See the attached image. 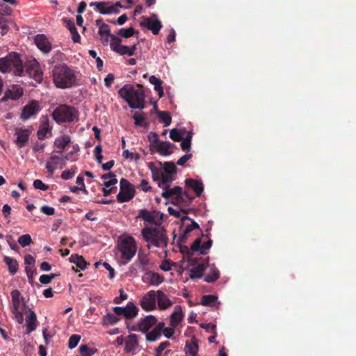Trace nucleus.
I'll use <instances>...</instances> for the list:
<instances>
[{
  "mask_svg": "<svg viewBox=\"0 0 356 356\" xmlns=\"http://www.w3.org/2000/svg\"><path fill=\"white\" fill-rule=\"evenodd\" d=\"M90 6H95L96 10L102 15H108L113 13H118L121 4L117 1L115 3L110 5L108 2L100 1V2H91Z\"/></svg>",
  "mask_w": 356,
  "mask_h": 356,
  "instance_id": "nucleus-10",
  "label": "nucleus"
},
{
  "mask_svg": "<svg viewBox=\"0 0 356 356\" xmlns=\"http://www.w3.org/2000/svg\"><path fill=\"white\" fill-rule=\"evenodd\" d=\"M29 314L26 318V333L29 334L34 331L37 327L36 315L33 311L29 310Z\"/></svg>",
  "mask_w": 356,
  "mask_h": 356,
  "instance_id": "nucleus-33",
  "label": "nucleus"
},
{
  "mask_svg": "<svg viewBox=\"0 0 356 356\" xmlns=\"http://www.w3.org/2000/svg\"><path fill=\"white\" fill-rule=\"evenodd\" d=\"M164 326V323H158L157 318L154 316L147 315L141 318L136 323L128 325L127 328L130 331L145 334L147 341L154 342L161 337Z\"/></svg>",
  "mask_w": 356,
  "mask_h": 356,
  "instance_id": "nucleus-1",
  "label": "nucleus"
},
{
  "mask_svg": "<svg viewBox=\"0 0 356 356\" xmlns=\"http://www.w3.org/2000/svg\"><path fill=\"white\" fill-rule=\"evenodd\" d=\"M133 197V191H120L117 195V200L119 202H125L130 200Z\"/></svg>",
  "mask_w": 356,
  "mask_h": 356,
  "instance_id": "nucleus-46",
  "label": "nucleus"
},
{
  "mask_svg": "<svg viewBox=\"0 0 356 356\" xmlns=\"http://www.w3.org/2000/svg\"><path fill=\"white\" fill-rule=\"evenodd\" d=\"M120 296L115 297L113 300L115 304H120L122 301L128 298L127 294L125 293L122 289L120 290Z\"/></svg>",
  "mask_w": 356,
  "mask_h": 356,
  "instance_id": "nucleus-59",
  "label": "nucleus"
},
{
  "mask_svg": "<svg viewBox=\"0 0 356 356\" xmlns=\"http://www.w3.org/2000/svg\"><path fill=\"white\" fill-rule=\"evenodd\" d=\"M186 131L184 129H172L170 131V138L174 141H181L186 136Z\"/></svg>",
  "mask_w": 356,
  "mask_h": 356,
  "instance_id": "nucleus-45",
  "label": "nucleus"
},
{
  "mask_svg": "<svg viewBox=\"0 0 356 356\" xmlns=\"http://www.w3.org/2000/svg\"><path fill=\"white\" fill-rule=\"evenodd\" d=\"M182 308L180 305H176L173 312L170 315V325L177 327L183 320Z\"/></svg>",
  "mask_w": 356,
  "mask_h": 356,
  "instance_id": "nucleus-32",
  "label": "nucleus"
},
{
  "mask_svg": "<svg viewBox=\"0 0 356 356\" xmlns=\"http://www.w3.org/2000/svg\"><path fill=\"white\" fill-rule=\"evenodd\" d=\"M186 186L191 188L197 196H200L204 191V185L201 180L186 179L185 180Z\"/></svg>",
  "mask_w": 356,
  "mask_h": 356,
  "instance_id": "nucleus-30",
  "label": "nucleus"
},
{
  "mask_svg": "<svg viewBox=\"0 0 356 356\" xmlns=\"http://www.w3.org/2000/svg\"><path fill=\"white\" fill-rule=\"evenodd\" d=\"M162 216L163 214L159 211H149L146 209H141L138 217L143 219L146 222L159 225L161 223Z\"/></svg>",
  "mask_w": 356,
  "mask_h": 356,
  "instance_id": "nucleus-17",
  "label": "nucleus"
},
{
  "mask_svg": "<svg viewBox=\"0 0 356 356\" xmlns=\"http://www.w3.org/2000/svg\"><path fill=\"white\" fill-rule=\"evenodd\" d=\"M35 263V259L31 254H26L24 257V264L26 266H34Z\"/></svg>",
  "mask_w": 356,
  "mask_h": 356,
  "instance_id": "nucleus-63",
  "label": "nucleus"
},
{
  "mask_svg": "<svg viewBox=\"0 0 356 356\" xmlns=\"http://www.w3.org/2000/svg\"><path fill=\"white\" fill-rule=\"evenodd\" d=\"M18 243L23 247L29 245L32 243V238L30 234H26L19 237Z\"/></svg>",
  "mask_w": 356,
  "mask_h": 356,
  "instance_id": "nucleus-49",
  "label": "nucleus"
},
{
  "mask_svg": "<svg viewBox=\"0 0 356 356\" xmlns=\"http://www.w3.org/2000/svg\"><path fill=\"white\" fill-rule=\"evenodd\" d=\"M23 95V88L19 85L13 84L6 89L3 97L1 99V102H5L8 99L16 101L22 97Z\"/></svg>",
  "mask_w": 356,
  "mask_h": 356,
  "instance_id": "nucleus-16",
  "label": "nucleus"
},
{
  "mask_svg": "<svg viewBox=\"0 0 356 356\" xmlns=\"http://www.w3.org/2000/svg\"><path fill=\"white\" fill-rule=\"evenodd\" d=\"M120 96L124 99L129 106L134 109L145 108V94L142 89H136L131 85H124L119 90Z\"/></svg>",
  "mask_w": 356,
  "mask_h": 356,
  "instance_id": "nucleus-4",
  "label": "nucleus"
},
{
  "mask_svg": "<svg viewBox=\"0 0 356 356\" xmlns=\"http://www.w3.org/2000/svg\"><path fill=\"white\" fill-rule=\"evenodd\" d=\"M0 72L3 74L13 72L16 76H24L22 61L19 54L13 52L1 58Z\"/></svg>",
  "mask_w": 356,
  "mask_h": 356,
  "instance_id": "nucleus-6",
  "label": "nucleus"
},
{
  "mask_svg": "<svg viewBox=\"0 0 356 356\" xmlns=\"http://www.w3.org/2000/svg\"><path fill=\"white\" fill-rule=\"evenodd\" d=\"M12 313L14 316V318L18 323L22 324L24 322L23 313L26 307L25 303H24L22 300H19L18 301L12 302Z\"/></svg>",
  "mask_w": 356,
  "mask_h": 356,
  "instance_id": "nucleus-21",
  "label": "nucleus"
},
{
  "mask_svg": "<svg viewBox=\"0 0 356 356\" xmlns=\"http://www.w3.org/2000/svg\"><path fill=\"white\" fill-rule=\"evenodd\" d=\"M40 110L39 103L37 101H31L26 104L21 113V118L24 120H28L35 115Z\"/></svg>",
  "mask_w": 356,
  "mask_h": 356,
  "instance_id": "nucleus-19",
  "label": "nucleus"
},
{
  "mask_svg": "<svg viewBox=\"0 0 356 356\" xmlns=\"http://www.w3.org/2000/svg\"><path fill=\"white\" fill-rule=\"evenodd\" d=\"M161 195L165 198H169L175 197L176 199L185 200L184 196L188 200H192L193 197H191L188 195L187 192L185 191L184 193H182V189L179 186H175L174 188H170L169 186L163 189Z\"/></svg>",
  "mask_w": 356,
  "mask_h": 356,
  "instance_id": "nucleus-18",
  "label": "nucleus"
},
{
  "mask_svg": "<svg viewBox=\"0 0 356 356\" xmlns=\"http://www.w3.org/2000/svg\"><path fill=\"white\" fill-rule=\"evenodd\" d=\"M76 173V168L73 167L70 170H64L60 175V177L64 180L71 179Z\"/></svg>",
  "mask_w": 356,
  "mask_h": 356,
  "instance_id": "nucleus-52",
  "label": "nucleus"
},
{
  "mask_svg": "<svg viewBox=\"0 0 356 356\" xmlns=\"http://www.w3.org/2000/svg\"><path fill=\"white\" fill-rule=\"evenodd\" d=\"M147 167L152 172L153 180L155 181H159L162 173L161 170L159 168L156 167L154 163L152 162H149L147 163Z\"/></svg>",
  "mask_w": 356,
  "mask_h": 356,
  "instance_id": "nucleus-47",
  "label": "nucleus"
},
{
  "mask_svg": "<svg viewBox=\"0 0 356 356\" xmlns=\"http://www.w3.org/2000/svg\"><path fill=\"white\" fill-rule=\"evenodd\" d=\"M159 118L160 121H161L164 124V127H168L171 123V117L168 112L165 111H159L158 113Z\"/></svg>",
  "mask_w": 356,
  "mask_h": 356,
  "instance_id": "nucleus-48",
  "label": "nucleus"
},
{
  "mask_svg": "<svg viewBox=\"0 0 356 356\" xmlns=\"http://www.w3.org/2000/svg\"><path fill=\"white\" fill-rule=\"evenodd\" d=\"M79 351L82 356H92L96 350L89 348L86 345H81Z\"/></svg>",
  "mask_w": 356,
  "mask_h": 356,
  "instance_id": "nucleus-53",
  "label": "nucleus"
},
{
  "mask_svg": "<svg viewBox=\"0 0 356 356\" xmlns=\"http://www.w3.org/2000/svg\"><path fill=\"white\" fill-rule=\"evenodd\" d=\"M31 134V130L26 128H17L15 130V143L19 147H23L27 143Z\"/></svg>",
  "mask_w": 356,
  "mask_h": 356,
  "instance_id": "nucleus-25",
  "label": "nucleus"
},
{
  "mask_svg": "<svg viewBox=\"0 0 356 356\" xmlns=\"http://www.w3.org/2000/svg\"><path fill=\"white\" fill-rule=\"evenodd\" d=\"M181 222L183 225L182 236L184 238H187L192 231L200 229L199 225L188 216L181 218Z\"/></svg>",
  "mask_w": 356,
  "mask_h": 356,
  "instance_id": "nucleus-22",
  "label": "nucleus"
},
{
  "mask_svg": "<svg viewBox=\"0 0 356 356\" xmlns=\"http://www.w3.org/2000/svg\"><path fill=\"white\" fill-rule=\"evenodd\" d=\"M156 292V307L160 310H166L173 304L169 297L162 291L158 290Z\"/></svg>",
  "mask_w": 356,
  "mask_h": 356,
  "instance_id": "nucleus-23",
  "label": "nucleus"
},
{
  "mask_svg": "<svg viewBox=\"0 0 356 356\" xmlns=\"http://www.w3.org/2000/svg\"><path fill=\"white\" fill-rule=\"evenodd\" d=\"M70 261L76 264L81 270H83L87 267V262L82 256L76 254H72L70 257Z\"/></svg>",
  "mask_w": 356,
  "mask_h": 356,
  "instance_id": "nucleus-37",
  "label": "nucleus"
},
{
  "mask_svg": "<svg viewBox=\"0 0 356 356\" xmlns=\"http://www.w3.org/2000/svg\"><path fill=\"white\" fill-rule=\"evenodd\" d=\"M133 118L135 120V124L138 127L143 126V122L145 120V115L143 113H136L133 115Z\"/></svg>",
  "mask_w": 356,
  "mask_h": 356,
  "instance_id": "nucleus-55",
  "label": "nucleus"
},
{
  "mask_svg": "<svg viewBox=\"0 0 356 356\" xmlns=\"http://www.w3.org/2000/svg\"><path fill=\"white\" fill-rule=\"evenodd\" d=\"M3 261L8 266L10 274L15 275L18 270V263L17 260L9 257H5Z\"/></svg>",
  "mask_w": 356,
  "mask_h": 356,
  "instance_id": "nucleus-43",
  "label": "nucleus"
},
{
  "mask_svg": "<svg viewBox=\"0 0 356 356\" xmlns=\"http://www.w3.org/2000/svg\"><path fill=\"white\" fill-rule=\"evenodd\" d=\"M176 165L173 162H165L163 163V170L165 174H175L176 172Z\"/></svg>",
  "mask_w": 356,
  "mask_h": 356,
  "instance_id": "nucleus-50",
  "label": "nucleus"
},
{
  "mask_svg": "<svg viewBox=\"0 0 356 356\" xmlns=\"http://www.w3.org/2000/svg\"><path fill=\"white\" fill-rule=\"evenodd\" d=\"M151 136H154V148L162 156H168L173 152L175 145L168 141H161L159 140L156 133L151 132Z\"/></svg>",
  "mask_w": 356,
  "mask_h": 356,
  "instance_id": "nucleus-12",
  "label": "nucleus"
},
{
  "mask_svg": "<svg viewBox=\"0 0 356 356\" xmlns=\"http://www.w3.org/2000/svg\"><path fill=\"white\" fill-rule=\"evenodd\" d=\"M205 270V266L203 264H199L192 268L189 271V275L191 279L202 277Z\"/></svg>",
  "mask_w": 356,
  "mask_h": 356,
  "instance_id": "nucleus-39",
  "label": "nucleus"
},
{
  "mask_svg": "<svg viewBox=\"0 0 356 356\" xmlns=\"http://www.w3.org/2000/svg\"><path fill=\"white\" fill-rule=\"evenodd\" d=\"M140 24L151 31L154 35L158 34L162 28L161 21L157 15L154 13L151 14L149 17H143Z\"/></svg>",
  "mask_w": 356,
  "mask_h": 356,
  "instance_id": "nucleus-11",
  "label": "nucleus"
},
{
  "mask_svg": "<svg viewBox=\"0 0 356 356\" xmlns=\"http://www.w3.org/2000/svg\"><path fill=\"white\" fill-rule=\"evenodd\" d=\"M33 186L35 188L41 190V191H47L49 188V186L44 184L41 180L36 179L33 181Z\"/></svg>",
  "mask_w": 356,
  "mask_h": 356,
  "instance_id": "nucleus-58",
  "label": "nucleus"
},
{
  "mask_svg": "<svg viewBox=\"0 0 356 356\" xmlns=\"http://www.w3.org/2000/svg\"><path fill=\"white\" fill-rule=\"evenodd\" d=\"M140 305L145 312H152L156 309V292L151 290L140 300Z\"/></svg>",
  "mask_w": 356,
  "mask_h": 356,
  "instance_id": "nucleus-15",
  "label": "nucleus"
},
{
  "mask_svg": "<svg viewBox=\"0 0 356 356\" xmlns=\"http://www.w3.org/2000/svg\"><path fill=\"white\" fill-rule=\"evenodd\" d=\"M143 239L147 243V248L152 246L164 248L167 246L168 238L160 227H145L141 231Z\"/></svg>",
  "mask_w": 356,
  "mask_h": 356,
  "instance_id": "nucleus-5",
  "label": "nucleus"
},
{
  "mask_svg": "<svg viewBox=\"0 0 356 356\" xmlns=\"http://www.w3.org/2000/svg\"><path fill=\"white\" fill-rule=\"evenodd\" d=\"M209 267V273L206 275L204 281L208 283H211L219 278L220 272L214 265H210Z\"/></svg>",
  "mask_w": 356,
  "mask_h": 356,
  "instance_id": "nucleus-38",
  "label": "nucleus"
},
{
  "mask_svg": "<svg viewBox=\"0 0 356 356\" xmlns=\"http://www.w3.org/2000/svg\"><path fill=\"white\" fill-rule=\"evenodd\" d=\"M70 154L65 156H60L56 154H51L47 161L45 168L50 175H53L57 168H62L65 165V161L70 159Z\"/></svg>",
  "mask_w": 356,
  "mask_h": 356,
  "instance_id": "nucleus-9",
  "label": "nucleus"
},
{
  "mask_svg": "<svg viewBox=\"0 0 356 356\" xmlns=\"http://www.w3.org/2000/svg\"><path fill=\"white\" fill-rule=\"evenodd\" d=\"M35 43L38 48L43 53H49L51 49V44L44 35H37L35 37Z\"/></svg>",
  "mask_w": 356,
  "mask_h": 356,
  "instance_id": "nucleus-29",
  "label": "nucleus"
},
{
  "mask_svg": "<svg viewBox=\"0 0 356 356\" xmlns=\"http://www.w3.org/2000/svg\"><path fill=\"white\" fill-rule=\"evenodd\" d=\"M24 75L27 74L29 77L34 79L38 83H41L43 79L42 72L39 63L35 60H30L26 65V72Z\"/></svg>",
  "mask_w": 356,
  "mask_h": 356,
  "instance_id": "nucleus-8",
  "label": "nucleus"
},
{
  "mask_svg": "<svg viewBox=\"0 0 356 356\" xmlns=\"http://www.w3.org/2000/svg\"><path fill=\"white\" fill-rule=\"evenodd\" d=\"M134 33V30L132 27H129L128 29H121L119 30L118 34V35L128 38L132 36Z\"/></svg>",
  "mask_w": 356,
  "mask_h": 356,
  "instance_id": "nucleus-51",
  "label": "nucleus"
},
{
  "mask_svg": "<svg viewBox=\"0 0 356 356\" xmlns=\"http://www.w3.org/2000/svg\"><path fill=\"white\" fill-rule=\"evenodd\" d=\"M193 137L192 131H187L186 136L181 140V147L184 152H189L191 146V140Z\"/></svg>",
  "mask_w": 356,
  "mask_h": 356,
  "instance_id": "nucleus-41",
  "label": "nucleus"
},
{
  "mask_svg": "<svg viewBox=\"0 0 356 356\" xmlns=\"http://www.w3.org/2000/svg\"><path fill=\"white\" fill-rule=\"evenodd\" d=\"M211 240L202 242V238L199 237L192 243L191 248L193 252L200 251L201 254H206L207 251L211 248Z\"/></svg>",
  "mask_w": 356,
  "mask_h": 356,
  "instance_id": "nucleus-24",
  "label": "nucleus"
},
{
  "mask_svg": "<svg viewBox=\"0 0 356 356\" xmlns=\"http://www.w3.org/2000/svg\"><path fill=\"white\" fill-rule=\"evenodd\" d=\"M53 119L58 123L71 122L78 120V111L72 106L62 104L52 112Z\"/></svg>",
  "mask_w": 356,
  "mask_h": 356,
  "instance_id": "nucleus-7",
  "label": "nucleus"
},
{
  "mask_svg": "<svg viewBox=\"0 0 356 356\" xmlns=\"http://www.w3.org/2000/svg\"><path fill=\"white\" fill-rule=\"evenodd\" d=\"M173 175L161 173L160 179L158 181V185L163 190L168 187L170 184L173 181Z\"/></svg>",
  "mask_w": 356,
  "mask_h": 356,
  "instance_id": "nucleus-40",
  "label": "nucleus"
},
{
  "mask_svg": "<svg viewBox=\"0 0 356 356\" xmlns=\"http://www.w3.org/2000/svg\"><path fill=\"white\" fill-rule=\"evenodd\" d=\"M111 49L120 55H134L136 51V44L131 47L120 44V40L117 36H113L110 42Z\"/></svg>",
  "mask_w": 356,
  "mask_h": 356,
  "instance_id": "nucleus-14",
  "label": "nucleus"
},
{
  "mask_svg": "<svg viewBox=\"0 0 356 356\" xmlns=\"http://www.w3.org/2000/svg\"><path fill=\"white\" fill-rule=\"evenodd\" d=\"M138 187L144 192H148L152 190V187L149 185L148 181L144 179L141 180Z\"/></svg>",
  "mask_w": 356,
  "mask_h": 356,
  "instance_id": "nucleus-62",
  "label": "nucleus"
},
{
  "mask_svg": "<svg viewBox=\"0 0 356 356\" xmlns=\"http://www.w3.org/2000/svg\"><path fill=\"white\" fill-rule=\"evenodd\" d=\"M97 24L99 26L98 33L100 36V40L104 44H108V41H111V38L114 36L111 35L110 27L108 24L104 23L102 19L96 20Z\"/></svg>",
  "mask_w": 356,
  "mask_h": 356,
  "instance_id": "nucleus-20",
  "label": "nucleus"
},
{
  "mask_svg": "<svg viewBox=\"0 0 356 356\" xmlns=\"http://www.w3.org/2000/svg\"><path fill=\"white\" fill-rule=\"evenodd\" d=\"M202 305L204 306L213 307L216 304H219L218 302V297L213 295L203 296L201 300Z\"/></svg>",
  "mask_w": 356,
  "mask_h": 356,
  "instance_id": "nucleus-44",
  "label": "nucleus"
},
{
  "mask_svg": "<svg viewBox=\"0 0 356 356\" xmlns=\"http://www.w3.org/2000/svg\"><path fill=\"white\" fill-rule=\"evenodd\" d=\"M67 26L72 35V39L74 42H79L81 37L76 30V28L72 20H65Z\"/></svg>",
  "mask_w": 356,
  "mask_h": 356,
  "instance_id": "nucleus-42",
  "label": "nucleus"
},
{
  "mask_svg": "<svg viewBox=\"0 0 356 356\" xmlns=\"http://www.w3.org/2000/svg\"><path fill=\"white\" fill-rule=\"evenodd\" d=\"M52 79L58 88H69L76 84V77L73 70L65 64L55 65L52 70Z\"/></svg>",
  "mask_w": 356,
  "mask_h": 356,
  "instance_id": "nucleus-2",
  "label": "nucleus"
},
{
  "mask_svg": "<svg viewBox=\"0 0 356 356\" xmlns=\"http://www.w3.org/2000/svg\"><path fill=\"white\" fill-rule=\"evenodd\" d=\"M143 280L144 282L152 286H158L163 281L162 277L157 273L152 271L146 272Z\"/></svg>",
  "mask_w": 356,
  "mask_h": 356,
  "instance_id": "nucleus-31",
  "label": "nucleus"
},
{
  "mask_svg": "<svg viewBox=\"0 0 356 356\" xmlns=\"http://www.w3.org/2000/svg\"><path fill=\"white\" fill-rule=\"evenodd\" d=\"M51 131V127L49 125V120L47 116H42L40 118V124L37 132L38 138L43 140L47 138V134Z\"/></svg>",
  "mask_w": 356,
  "mask_h": 356,
  "instance_id": "nucleus-26",
  "label": "nucleus"
},
{
  "mask_svg": "<svg viewBox=\"0 0 356 356\" xmlns=\"http://www.w3.org/2000/svg\"><path fill=\"white\" fill-rule=\"evenodd\" d=\"M177 327H173V326H171L169 327H163V329L162 330V333H163V334L167 337V338H170L172 334H174L175 332V329Z\"/></svg>",
  "mask_w": 356,
  "mask_h": 356,
  "instance_id": "nucleus-61",
  "label": "nucleus"
},
{
  "mask_svg": "<svg viewBox=\"0 0 356 356\" xmlns=\"http://www.w3.org/2000/svg\"><path fill=\"white\" fill-rule=\"evenodd\" d=\"M120 184L121 191H133L132 185L127 179L122 178Z\"/></svg>",
  "mask_w": 356,
  "mask_h": 356,
  "instance_id": "nucleus-57",
  "label": "nucleus"
},
{
  "mask_svg": "<svg viewBox=\"0 0 356 356\" xmlns=\"http://www.w3.org/2000/svg\"><path fill=\"white\" fill-rule=\"evenodd\" d=\"M40 210L43 213L46 214L47 216H52L55 213L54 208L47 206V205L42 206L41 207Z\"/></svg>",
  "mask_w": 356,
  "mask_h": 356,
  "instance_id": "nucleus-64",
  "label": "nucleus"
},
{
  "mask_svg": "<svg viewBox=\"0 0 356 356\" xmlns=\"http://www.w3.org/2000/svg\"><path fill=\"white\" fill-rule=\"evenodd\" d=\"M117 249L121 263L127 264L136 254L138 246L135 238L128 234H122L118 239Z\"/></svg>",
  "mask_w": 356,
  "mask_h": 356,
  "instance_id": "nucleus-3",
  "label": "nucleus"
},
{
  "mask_svg": "<svg viewBox=\"0 0 356 356\" xmlns=\"http://www.w3.org/2000/svg\"><path fill=\"white\" fill-rule=\"evenodd\" d=\"M113 312L118 316H123L127 319H133L138 313V308L133 302H129L126 307H115Z\"/></svg>",
  "mask_w": 356,
  "mask_h": 356,
  "instance_id": "nucleus-13",
  "label": "nucleus"
},
{
  "mask_svg": "<svg viewBox=\"0 0 356 356\" xmlns=\"http://www.w3.org/2000/svg\"><path fill=\"white\" fill-rule=\"evenodd\" d=\"M149 81L154 86V89L158 92L159 97L160 98L162 97L164 93L161 80L155 76L152 75L149 78Z\"/></svg>",
  "mask_w": 356,
  "mask_h": 356,
  "instance_id": "nucleus-36",
  "label": "nucleus"
},
{
  "mask_svg": "<svg viewBox=\"0 0 356 356\" xmlns=\"http://www.w3.org/2000/svg\"><path fill=\"white\" fill-rule=\"evenodd\" d=\"M81 337L77 334H73L70 337L68 347L70 349L74 348L79 343Z\"/></svg>",
  "mask_w": 356,
  "mask_h": 356,
  "instance_id": "nucleus-54",
  "label": "nucleus"
},
{
  "mask_svg": "<svg viewBox=\"0 0 356 356\" xmlns=\"http://www.w3.org/2000/svg\"><path fill=\"white\" fill-rule=\"evenodd\" d=\"M70 143L71 138L67 134H63L57 137L54 142L56 152L63 153Z\"/></svg>",
  "mask_w": 356,
  "mask_h": 356,
  "instance_id": "nucleus-28",
  "label": "nucleus"
},
{
  "mask_svg": "<svg viewBox=\"0 0 356 356\" xmlns=\"http://www.w3.org/2000/svg\"><path fill=\"white\" fill-rule=\"evenodd\" d=\"M0 29H1V35H5L8 29V20L5 18V16L1 19L0 21Z\"/></svg>",
  "mask_w": 356,
  "mask_h": 356,
  "instance_id": "nucleus-60",
  "label": "nucleus"
},
{
  "mask_svg": "<svg viewBox=\"0 0 356 356\" xmlns=\"http://www.w3.org/2000/svg\"><path fill=\"white\" fill-rule=\"evenodd\" d=\"M184 351L188 356H197L198 346L195 337L186 342Z\"/></svg>",
  "mask_w": 356,
  "mask_h": 356,
  "instance_id": "nucleus-34",
  "label": "nucleus"
},
{
  "mask_svg": "<svg viewBox=\"0 0 356 356\" xmlns=\"http://www.w3.org/2000/svg\"><path fill=\"white\" fill-rule=\"evenodd\" d=\"M25 272L29 279V282L31 283L33 282V275L35 273V268L34 266H26Z\"/></svg>",
  "mask_w": 356,
  "mask_h": 356,
  "instance_id": "nucleus-56",
  "label": "nucleus"
},
{
  "mask_svg": "<svg viewBox=\"0 0 356 356\" xmlns=\"http://www.w3.org/2000/svg\"><path fill=\"white\" fill-rule=\"evenodd\" d=\"M138 345V337L136 334H130L125 341L124 350L127 353H133Z\"/></svg>",
  "mask_w": 356,
  "mask_h": 356,
  "instance_id": "nucleus-35",
  "label": "nucleus"
},
{
  "mask_svg": "<svg viewBox=\"0 0 356 356\" xmlns=\"http://www.w3.org/2000/svg\"><path fill=\"white\" fill-rule=\"evenodd\" d=\"M138 266L143 272H146L152 267L148 254L140 250L137 257Z\"/></svg>",
  "mask_w": 356,
  "mask_h": 356,
  "instance_id": "nucleus-27",
  "label": "nucleus"
}]
</instances>
